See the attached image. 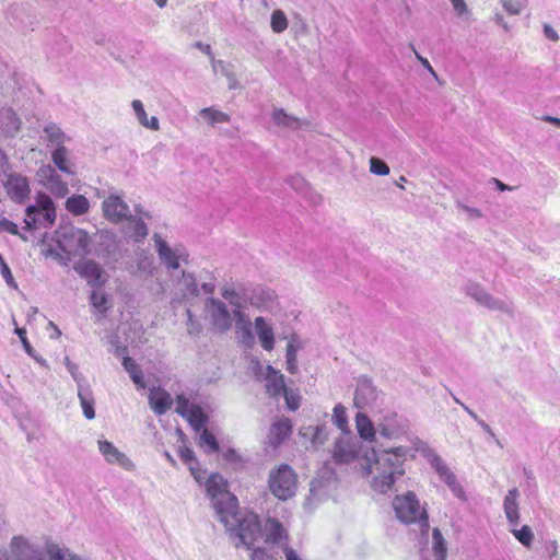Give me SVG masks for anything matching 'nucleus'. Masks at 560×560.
<instances>
[{"instance_id":"nucleus-1","label":"nucleus","mask_w":560,"mask_h":560,"mask_svg":"<svg viewBox=\"0 0 560 560\" xmlns=\"http://www.w3.org/2000/svg\"><path fill=\"white\" fill-rule=\"evenodd\" d=\"M408 440L411 446L399 445L378 451L371 448L364 454L361 469L370 477L371 488L382 494L392 490L396 480L405 474V463L413 458L415 452H418L452 493L460 500H466L465 491L455 474L438 452L418 436H410Z\"/></svg>"},{"instance_id":"nucleus-2","label":"nucleus","mask_w":560,"mask_h":560,"mask_svg":"<svg viewBox=\"0 0 560 560\" xmlns=\"http://www.w3.org/2000/svg\"><path fill=\"white\" fill-rule=\"evenodd\" d=\"M396 518L406 525L417 524L422 532L428 533L429 515L424 504H422L412 491L397 494L392 502Z\"/></svg>"},{"instance_id":"nucleus-3","label":"nucleus","mask_w":560,"mask_h":560,"mask_svg":"<svg viewBox=\"0 0 560 560\" xmlns=\"http://www.w3.org/2000/svg\"><path fill=\"white\" fill-rule=\"evenodd\" d=\"M231 522H221L225 528L234 533L238 542L235 544L236 547L240 545L245 546L246 548H250L258 538L261 537V525L259 522V517L255 513H241L238 511V504L231 511Z\"/></svg>"},{"instance_id":"nucleus-4","label":"nucleus","mask_w":560,"mask_h":560,"mask_svg":"<svg viewBox=\"0 0 560 560\" xmlns=\"http://www.w3.org/2000/svg\"><path fill=\"white\" fill-rule=\"evenodd\" d=\"M208 497L220 522H231V511L237 505V498L226 489V481L219 474L211 475L206 482Z\"/></svg>"},{"instance_id":"nucleus-5","label":"nucleus","mask_w":560,"mask_h":560,"mask_svg":"<svg viewBox=\"0 0 560 560\" xmlns=\"http://www.w3.org/2000/svg\"><path fill=\"white\" fill-rule=\"evenodd\" d=\"M268 487L277 499L287 501L296 493L298 476L289 465L281 464L270 471Z\"/></svg>"},{"instance_id":"nucleus-6","label":"nucleus","mask_w":560,"mask_h":560,"mask_svg":"<svg viewBox=\"0 0 560 560\" xmlns=\"http://www.w3.org/2000/svg\"><path fill=\"white\" fill-rule=\"evenodd\" d=\"M25 229L33 230L39 226L48 228L56 221V208L51 198L46 194L36 196V203L26 208Z\"/></svg>"},{"instance_id":"nucleus-7","label":"nucleus","mask_w":560,"mask_h":560,"mask_svg":"<svg viewBox=\"0 0 560 560\" xmlns=\"http://www.w3.org/2000/svg\"><path fill=\"white\" fill-rule=\"evenodd\" d=\"M92 244L89 233L75 226L63 228L58 235V246L68 255H88L92 252Z\"/></svg>"},{"instance_id":"nucleus-8","label":"nucleus","mask_w":560,"mask_h":560,"mask_svg":"<svg viewBox=\"0 0 560 560\" xmlns=\"http://www.w3.org/2000/svg\"><path fill=\"white\" fill-rule=\"evenodd\" d=\"M154 247L161 264L168 270H177L182 264L187 265L189 253L182 244L170 245L160 234L152 236Z\"/></svg>"},{"instance_id":"nucleus-9","label":"nucleus","mask_w":560,"mask_h":560,"mask_svg":"<svg viewBox=\"0 0 560 560\" xmlns=\"http://www.w3.org/2000/svg\"><path fill=\"white\" fill-rule=\"evenodd\" d=\"M205 313L214 330L225 332L232 328L233 311L230 312L222 300L208 298L205 301Z\"/></svg>"},{"instance_id":"nucleus-10","label":"nucleus","mask_w":560,"mask_h":560,"mask_svg":"<svg viewBox=\"0 0 560 560\" xmlns=\"http://www.w3.org/2000/svg\"><path fill=\"white\" fill-rule=\"evenodd\" d=\"M465 292L475 300L477 304L489 311L501 312L509 315L513 313L512 303L509 300L494 298L478 283H468L465 288Z\"/></svg>"},{"instance_id":"nucleus-11","label":"nucleus","mask_w":560,"mask_h":560,"mask_svg":"<svg viewBox=\"0 0 560 560\" xmlns=\"http://www.w3.org/2000/svg\"><path fill=\"white\" fill-rule=\"evenodd\" d=\"M2 186L8 197L15 203H24L30 198V182L27 177L21 173L4 172Z\"/></svg>"},{"instance_id":"nucleus-12","label":"nucleus","mask_w":560,"mask_h":560,"mask_svg":"<svg viewBox=\"0 0 560 560\" xmlns=\"http://www.w3.org/2000/svg\"><path fill=\"white\" fill-rule=\"evenodd\" d=\"M409 430V422L396 412L388 411L377 419V432L387 440H396Z\"/></svg>"},{"instance_id":"nucleus-13","label":"nucleus","mask_w":560,"mask_h":560,"mask_svg":"<svg viewBox=\"0 0 560 560\" xmlns=\"http://www.w3.org/2000/svg\"><path fill=\"white\" fill-rule=\"evenodd\" d=\"M361 447V442L354 435L342 434L334 443L332 458L337 464L352 463L358 458Z\"/></svg>"},{"instance_id":"nucleus-14","label":"nucleus","mask_w":560,"mask_h":560,"mask_svg":"<svg viewBox=\"0 0 560 560\" xmlns=\"http://www.w3.org/2000/svg\"><path fill=\"white\" fill-rule=\"evenodd\" d=\"M104 218L113 224L121 223L130 217V208L118 194L108 195L102 202Z\"/></svg>"},{"instance_id":"nucleus-15","label":"nucleus","mask_w":560,"mask_h":560,"mask_svg":"<svg viewBox=\"0 0 560 560\" xmlns=\"http://www.w3.org/2000/svg\"><path fill=\"white\" fill-rule=\"evenodd\" d=\"M73 269L94 289H101L107 282V273L94 260H80L74 264Z\"/></svg>"},{"instance_id":"nucleus-16","label":"nucleus","mask_w":560,"mask_h":560,"mask_svg":"<svg viewBox=\"0 0 560 560\" xmlns=\"http://www.w3.org/2000/svg\"><path fill=\"white\" fill-rule=\"evenodd\" d=\"M176 412L185 418L196 431H200L207 420L202 409L198 405L191 404L183 395L177 396Z\"/></svg>"},{"instance_id":"nucleus-17","label":"nucleus","mask_w":560,"mask_h":560,"mask_svg":"<svg viewBox=\"0 0 560 560\" xmlns=\"http://www.w3.org/2000/svg\"><path fill=\"white\" fill-rule=\"evenodd\" d=\"M248 301L250 305L259 312L272 313L279 308L277 293L267 287L255 288L249 294Z\"/></svg>"},{"instance_id":"nucleus-18","label":"nucleus","mask_w":560,"mask_h":560,"mask_svg":"<svg viewBox=\"0 0 560 560\" xmlns=\"http://www.w3.org/2000/svg\"><path fill=\"white\" fill-rule=\"evenodd\" d=\"M97 446L107 464L119 466L127 471H132L135 469L133 462L112 442L107 440H98Z\"/></svg>"},{"instance_id":"nucleus-19","label":"nucleus","mask_w":560,"mask_h":560,"mask_svg":"<svg viewBox=\"0 0 560 560\" xmlns=\"http://www.w3.org/2000/svg\"><path fill=\"white\" fill-rule=\"evenodd\" d=\"M254 337L258 338L260 347L265 351H272L276 346V334L270 318L257 316L253 322Z\"/></svg>"},{"instance_id":"nucleus-20","label":"nucleus","mask_w":560,"mask_h":560,"mask_svg":"<svg viewBox=\"0 0 560 560\" xmlns=\"http://www.w3.org/2000/svg\"><path fill=\"white\" fill-rule=\"evenodd\" d=\"M377 398V390L371 380L359 377L353 397V406L358 409L371 407Z\"/></svg>"},{"instance_id":"nucleus-21","label":"nucleus","mask_w":560,"mask_h":560,"mask_svg":"<svg viewBox=\"0 0 560 560\" xmlns=\"http://www.w3.org/2000/svg\"><path fill=\"white\" fill-rule=\"evenodd\" d=\"M40 183L56 197H65L69 192L68 185L60 175L50 166H43L38 171Z\"/></svg>"},{"instance_id":"nucleus-22","label":"nucleus","mask_w":560,"mask_h":560,"mask_svg":"<svg viewBox=\"0 0 560 560\" xmlns=\"http://www.w3.org/2000/svg\"><path fill=\"white\" fill-rule=\"evenodd\" d=\"M10 548L12 555L20 560H46L38 548L21 536L13 537Z\"/></svg>"},{"instance_id":"nucleus-23","label":"nucleus","mask_w":560,"mask_h":560,"mask_svg":"<svg viewBox=\"0 0 560 560\" xmlns=\"http://www.w3.org/2000/svg\"><path fill=\"white\" fill-rule=\"evenodd\" d=\"M265 541L271 546H287L288 533L282 524L276 518H268L265 524Z\"/></svg>"},{"instance_id":"nucleus-24","label":"nucleus","mask_w":560,"mask_h":560,"mask_svg":"<svg viewBox=\"0 0 560 560\" xmlns=\"http://www.w3.org/2000/svg\"><path fill=\"white\" fill-rule=\"evenodd\" d=\"M149 405L155 415L162 416L171 409L173 398L164 388L153 387L149 394Z\"/></svg>"},{"instance_id":"nucleus-25","label":"nucleus","mask_w":560,"mask_h":560,"mask_svg":"<svg viewBox=\"0 0 560 560\" xmlns=\"http://www.w3.org/2000/svg\"><path fill=\"white\" fill-rule=\"evenodd\" d=\"M220 292L233 310H243L246 306L245 291L241 284L225 283L221 287Z\"/></svg>"},{"instance_id":"nucleus-26","label":"nucleus","mask_w":560,"mask_h":560,"mask_svg":"<svg viewBox=\"0 0 560 560\" xmlns=\"http://www.w3.org/2000/svg\"><path fill=\"white\" fill-rule=\"evenodd\" d=\"M265 381L266 390L271 397L277 398L287 389L283 374L271 365L266 366Z\"/></svg>"},{"instance_id":"nucleus-27","label":"nucleus","mask_w":560,"mask_h":560,"mask_svg":"<svg viewBox=\"0 0 560 560\" xmlns=\"http://www.w3.org/2000/svg\"><path fill=\"white\" fill-rule=\"evenodd\" d=\"M520 492L516 488L510 489L503 500V510L508 522L516 526L521 521L518 508Z\"/></svg>"},{"instance_id":"nucleus-28","label":"nucleus","mask_w":560,"mask_h":560,"mask_svg":"<svg viewBox=\"0 0 560 560\" xmlns=\"http://www.w3.org/2000/svg\"><path fill=\"white\" fill-rule=\"evenodd\" d=\"M272 121L280 128H287L292 130L304 129L310 126V122L303 119H300L295 116L289 115L281 108L273 109Z\"/></svg>"},{"instance_id":"nucleus-29","label":"nucleus","mask_w":560,"mask_h":560,"mask_svg":"<svg viewBox=\"0 0 560 560\" xmlns=\"http://www.w3.org/2000/svg\"><path fill=\"white\" fill-rule=\"evenodd\" d=\"M233 322H235L236 331L241 335L243 343L252 345L254 342L253 323L248 315L243 310H233Z\"/></svg>"},{"instance_id":"nucleus-30","label":"nucleus","mask_w":560,"mask_h":560,"mask_svg":"<svg viewBox=\"0 0 560 560\" xmlns=\"http://www.w3.org/2000/svg\"><path fill=\"white\" fill-rule=\"evenodd\" d=\"M21 128V119L11 108L0 114V137H14Z\"/></svg>"},{"instance_id":"nucleus-31","label":"nucleus","mask_w":560,"mask_h":560,"mask_svg":"<svg viewBox=\"0 0 560 560\" xmlns=\"http://www.w3.org/2000/svg\"><path fill=\"white\" fill-rule=\"evenodd\" d=\"M302 349V341L296 334L288 337L285 349V369L290 374L298 373V352Z\"/></svg>"},{"instance_id":"nucleus-32","label":"nucleus","mask_w":560,"mask_h":560,"mask_svg":"<svg viewBox=\"0 0 560 560\" xmlns=\"http://www.w3.org/2000/svg\"><path fill=\"white\" fill-rule=\"evenodd\" d=\"M292 433V423L289 419H281L275 423H272L269 434L268 441L269 444L273 447L279 446L283 443Z\"/></svg>"},{"instance_id":"nucleus-33","label":"nucleus","mask_w":560,"mask_h":560,"mask_svg":"<svg viewBox=\"0 0 560 560\" xmlns=\"http://www.w3.org/2000/svg\"><path fill=\"white\" fill-rule=\"evenodd\" d=\"M354 420L360 439L370 443L374 442L376 439L377 423L374 424L372 420L361 411L355 415Z\"/></svg>"},{"instance_id":"nucleus-34","label":"nucleus","mask_w":560,"mask_h":560,"mask_svg":"<svg viewBox=\"0 0 560 560\" xmlns=\"http://www.w3.org/2000/svg\"><path fill=\"white\" fill-rule=\"evenodd\" d=\"M44 138L47 141V147L50 150L66 145V143L71 141V138L66 135L56 124H48L45 126Z\"/></svg>"},{"instance_id":"nucleus-35","label":"nucleus","mask_w":560,"mask_h":560,"mask_svg":"<svg viewBox=\"0 0 560 560\" xmlns=\"http://www.w3.org/2000/svg\"><path fill=\"white\" fill-rule=\"evenodd\" d=\"M131 107L133 109L138 122L142 127L153 131H158L160 129V122L158 117L152 116L151 118H149L144 109L143 103L140 100H133L131 102Z\"/></svg>"},{"instance_id":"nucleus-36","label":"nucleus","mask_w":560,"mask_h":560,"mask_svg":"<svg viewBox=\"0 0 560 560\" xmlns=\"http://www.w3.org/2000/svg\"><path fill=\"white\" fill-rule=\"evenodd\" d=\"M51 160L59 171L72 174L71 153L66 145L51 150Z\"/></svg>"},{"instance_id":"nucleus-37","label":"nucleus","mask_w":560,"mask_h":560,"mask_svg":"<svg viewBox=\"0 0 560 560\" xmlns=\"http://www.w3.org/2000/svg\"><path fill=\"white\" fill-rule=\"evenodd\" d=\"M177 285L184 299L196 298L199 294L197 280L190 272L182 271Z\"/></svg>"},{"instance_id":"nucleus-38","label":"nucleus","mask_w":560,"mask_h":560,"mask_svg":"<svg viewBox=\"0 0 560 560\" xmlns=\"http://www.w3.org/2000/svg\"><path fill=\"white\" fill-rule=\"evenodd\" d=\"M128 222L129 236L137 243L142 242L149 233L148 226L141 217H130L126 220Z\"/></svg>"},{"instance_id":"nucleus-39","label":"nucleus","mask_w":560,"mask_h":560,"mask_svg":"<svg viewBox=\"0 0 560 560\" xmlns=\"http://www.w3.org/2000/svg\"><path fill=\"white\" fill-rule=\"evenodd\" d=\"M300 434L308 439L313 446L323 445L328 436L327 429L322 425H308L300 429Z\"/></svg>"},{"instance_id":"nucleus-40","label":"nucleus","mask_w":560,"mask_h":560,"mask_svg":"<svg viewBox=\"0 0 560 560\" xmlns=\"http://www.w3.org/2000/svg\"><path fill=\"white\" fill-rule=\"evenodd\" d=\"M66 209L73 215H82L89 212L90 201L83 195H73L67 199Z\"/></svg>"},{"instance_id":"nucleus-41","label":"nucleus","mask_w":560,"mask_h":560,"mask_svg":"<svg viewBox=\"0 0 560 560\" xmlns=\"http://www.w3.org/2000/svg\"><path fill=\"white\" fill-rule=\"evenodd\" d=\"M78 397L86 419L92 420L95 418L94 399L88 388H79Z\"/></svg>"},{"instance_id":"nucleus-42","label":"nucleus","mask_w":560,"mask_h":560,"mask_svg":"<svg viewBox=\"0 0 560 560\" xmlns=\"http://www.w3.org/2000/svg\"><path fill=\"white\" fill-rule=\"evenodd\" d=\"M332 422L341 430L342 434H351L348 427L347 409L341 405L337 404L332 410Z\"/></svg>"},{"instance_id":"nucleus-43","label":"nucleus","mask_w":560,"mask_h":560,"mask_svg":"<svg viewBox=\"0 0 560 560\" xmlns=\"http://www.w3.org/2000/svg\"><path fill=\"white\" fill-rule=\"evenodd\" d=\"M122 365L133 383L140 387H144L143 373L137 363L131 358L125 357L122 360Z\"/></svg>"},{"instance_id":"nucleus-44","label":"nucleus","mask_w":560,"mask_h":560,"mask_svg":"<svg viewBox=\"0 0 560 560\" xmlns=\"http://www.w3.org/2000/svg\"><path fill=\"white\" fill-rule=\"evenodd\" d=\"M200 116L207 119L211 126H214L215 124L230 122L231 120V117L226 113L212 107L202 108L200 110Z\"/></svg>"},{"instance_id":"nucleus-45","label":"nucleus","mask_w":560,"mask_h":560,"mask_svg":"<svg viewBox=\"0 0 560 560\" xmlns=\"http://www.w3.org/2000/svg\"><path fill=\"white\" fill-rule=\"evenodd\" d=\"M15 332L18 334L19 338L21 339V342L23 345V348H24L25 352L31 358H33L38 364H40L44 368H48L47 361L42 355L37 354L35 352V350L33 349V347L31 346L28 339L26 338L25 329L24 328H18L15 330Z\"/></svg>"},{"instance_id":"nucleus-46","label":"nucleus","mask_w":560,"mask_h":560,"mask_svg":"<svg viewBox=\"0 0 560 560\" xmlns=\"http://www.w3.org/2000/svg\"><path fill=\"white\" fill-rule=\"evenodd\" d=\"M270 26L271 30L277 34L283 33L288 28L289 22L282 10L277 9L272 12Z\"/></svg>"},{"instance_id":"nucleus-47","label":"nucleus","mask_w":560,"mask_h":560,"mask_svg":"<svg viewBox=\"0 0 560 560\" xmlns=\"http://www.w3.org/2000/svg\"><path fill=\"white\" fill-rule=\"evenodd\" d=\"M511 533L525 547L529 548L534 540V534L528 525H523L520 529L512 528Z\"/></svg>"},{"instance_id":"nucleus-48","label":"nucleus","mask_w":560,"mask_h":560,"mask_svg":"<svg viewBox=\"0 0 560 560\" xmlns=\"http://www.w3.org/2000/svg\"><path fill=\"white\" fill-rule=\"evenodd\" d=\"M432 539H433V550H434L436 557L439 558V560H445L446 544H445L443 535L439 528H433Z\"/></svg>"},{"instance_id":"nucleus-49","label":"nucleus","mask_w":560,"mask_h":560,"mask_svg":"<svg viewBox=\"0 0 560 560\" xmlns=\"http://www.w3.org/2000/svg\"><path fill=\"white\" fill-rule=\"evenodd\" d=\"M91 304L101 314L106 313V311L108 310L107 295L104 292L100 291L98 289H94L91 294Z\"/></svg>"},{"instance_id":"nucleus-50","label":"nucleus","mask_w":560,"mask_h":560,"mask_svg":"<svg viewBox=\"0 0 560 560\" xmlns=\"http://www.w3.org/2000/svg\"><path fill=\"white\" fill-rule=\"evenodd\" d=\"M199 445L208 453H214L219 450V444L215 438L207 429H203L200 433Z\"/></svg>"},{"instance_id":"nucleus-51","label":"nucleus","mask_w":560,"mask_h":560,"mask_svg":"<svg viewBox=\"0 0 560 560\" xmlns=\"http://www.w3.org/2000/svg\"><path fill=\"white\" fill-rule=\"evenodd\" d=\"M452 3L453 10L455 14L462 19V20H470L471 18V10L468 8L465 0H450Z\"/></svg>"},{"instance_id":"nucleus-52","label":"nucleus","mask_w":560,"mask_h":560,"mask_svg":"<svg viewBox=\"0 0 560 560\" xmlns=\"http://www.w3.org/2000/svg\"><path fill=\"white\" fill-rule=\"evenodd\" d=\"M504 10L513 15L520 14L526 7L527 0H500Z\"/></svg>"},{"instance_id":"nucleus-53","label":"nucleus","mask_w":560,"mask_h":560,"mask_svg":"<svg viewBox=\"0 0 560 560\" xmlns=\"http://www.w3.org/2000/svg\"><path fill=\"white\" fill-rule=\"evenodd\" d=\"M370 172L375 175L385 176L389 174L388 165L378 158L370 159Z\"/></svg>"},{"instance_id":"nucleus-54","label":"nucleus","mask_w":560,"mask_h":560,"mask_svg":"<svg viewBox=\"0 0 560 560\" xmlns=\"http://www.w3.org/2000/svg\"><path fill=\"white\" fill-rule=\"evenodd\" d=\"M285 399L287 407L294 411L300 407L301 397L298 392L293 389H285L282 394Z\"/></svg>"},{"instance_id":"nucleus-55","label":"nucleus","mask_w":560,"mask_h":560,"mask_svg":"<svg viewBox=\"0 0 560 560\" xmlns=\"http://www.w3.org/2000/svg\"><path fill=\"white\" fill-rule=\"evenodd\" d=\"M179 456L186 464L191 465L192 463L196 462L195 453L189 447H180ZM190 471L195 476L196 480L199 481V476L196 474L195 468L192 466H190Z\"/></svg>"},{"instance_id":"nucleus-56","label":"nucleus","mask_w":560,"mask_h":560,"mask_svg":"<svg viewBox=\"0 0 560 560\" xmlns=\"http://www.w3.org/2000/svg\"><path fill=\"white\" fill-rule=\"evenodd\" d=\"M456 208L458 209V211L465 213L467 219L469 220H475L482 217V212L479 209L469 207L460 201L456 203Z\"/></svg>"},{"instance_id":"nucleus-57","label":"nucleus","mask_w":560,"mask_h":560,"mask_svg":"<svg viewBox=\"0 0 560 560\" xmlns=\"http://www.w3.org/2000/svg\"><path fill=\"white\" fill-rule=\"evenodd\" d=\"M187 331L191 336H196L201 331V325L198 320L194 318V315L190 308H187Z\"/></svg>"},{"instance_id":"nucleus-58","label":"nucleus","mask_w":560,"mask_h":560,"mask_svg":"<svg viewBox=\"0 0 560 560\" xmlns=\"http://www.w3.org/2000/svg\"><path fill=\"white\" fill-rule=\"evenodd\" d=\"M137 269L140 272L152 275L154 270L153 260L149 257H143L138 260Z\"/></svg>"},{"instance_id":"nucleus-59","label":"nucleus","mask_w":560,"mask_h":560,"mask_svg":"<svg viewBox=\"0 0 560 560\" xmlns=\"http://www.w3.org/2000/svg\"><path fill=\"white\" fill-rule=\"evenodd\" d=\"M95 237L97 238L100 245L113 244L115 242V234L108 230L98 231L95 234Z\"/></svg>"},{"instance_id":"nucleus-60","label":"nucleus","mask_w":560,"mask_h":560,"mask_svg":"<svg viewBox=\"0 0 560 560\" xmlns=\"http://www.w3.org/2000/svg\"><path fill=\"white\" fill-rule=\"evenodd\" d=\"M0 232H8L12 235H18L19 234V229H18V225L13 222H11L10 220L3 218V219H0Z\"/></svg>"},{"instance_id":"nucleus-61","label":"nucleus","mask_w":560,"mask_h":560,"mask_svg":"<svg viewBox=\"0 0 560 560\" xmlns=\"http://www.w3.org/2000/svg\"><path fill=\"white\" fill-rule=\"evenodd\" d=\"M416 58L420 61V63L428 70V72L435 79L439 80V75L435 70L432 68L429 60L422 57L416 49L412 47Z\"/></svg>"},{"instance_id":"nucleus-62","label":"nucleus","mask_w":560,"mask_h":560,"mask_svg":"<svg viewBox=\"0 0 560 560\" xmlns=\"http://www.w3.org/2000/svg\"><path fill=\"white\" fill-rule=\"evenodd\" d=\"M68 372L71 374V376L73 377L74 382L77 383L78 389L79 388H84V386H83L84 376L79 372L78 365L75 363L72 366H70Z\"/></svg>"},{"instance_id":"nucleus-63","label":"nucleus","mask_w":560,"mask_h":560,"mask_svg":"<svg viewBox=\"0 0 560 560\" xmlns=\"http://www.w3.org/2000/svg\"><path fill=\"white\" fill-rule=\"evenodd\" d=\"M250 560H273L264 548H255L250 553Z\"/></svg>"},{"instance_id":"nucleus-64","label":"nucleus","mask_w":560,"mask_h":560,"mask_svg":"<svg viewBox=\"0 0 560 560\" xmlns=\"http://www.w3.org/2000/svg\"><path fill=\"white\" fill-rule=\"evenodd\" d=\"M285 555V560H304L294 549L291 547H285L283 549Z\"/></svg>"}]
</instances>
